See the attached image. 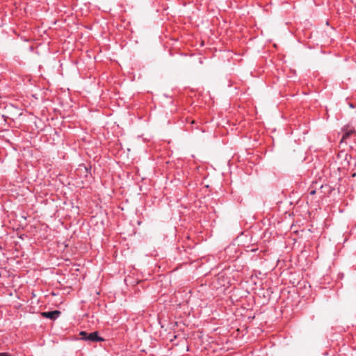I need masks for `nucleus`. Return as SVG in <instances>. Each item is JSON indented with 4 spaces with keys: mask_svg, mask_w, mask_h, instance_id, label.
<instances>
[{
    "mask_svg": "<svg viewBox=\"0 0 356 356\" xmlns=\"http://www.w3.org/2000/svg\"><path fill=\"white\" fill-rule=\"evenodd\" d=\"M61 314V312L58 310H54L51 312H42L40 313V316L43 318H49L52 321L57 319Z\"/></svg>",
    "mask_w": 356,
    "mask_h": 356,
    "instance_id": "obj_1",
    "label": "nucleus"
},
{
    "mask_svg": "<svg viewBox=\"0 0 356 356\" xmlns=\"http://www.w3.org/2000/svg\"><path fill=\"white\" fill-rule=\"evenodd\" d=\"M343 135L341 139V143H347V140L355 133V130L353 128L351 129H343Z\"/></svg>",
    "mask_w": 356,
    "mask_h": 356,
    "instance_id": "obj_2",
    "label": "nucleus"
},
{
    "mask_svg": "<svg viewBox=\"0 0 356 356\" xmlns=\"http://www.w3.org/2000/svg\"><path fill=\"white\" fill-rule=\"evenodd\" d=\"M315 193H316V191H315V190H311V191H309V194H310V195H314Z\"/></svg>",
    "mask_w": 356,
    "mask_h": 356,
    "instance_id": "obj_6",
    "label": "nucleus"
},
{
    "mask_svg": "<svg viewBox=\"0 0 356 356\" xmlns=\"http://www.w3.org/2000/svg\"><path fill=\"white\" fill-rule=\"evenodd\" d=\"M87 339H88V341H92V342L104 341L105 340L103 337L99 336V334L97 332L88 333Z\"/></svg>",
    "mask_w": 356,
    "mask_h": 356,
    "instance_id": "obj_3",
    "label": "nucleus"
},
{
    "mask_svg": "<svg viewBox=\"0 0 356 356\" xmlns=\"http://www.w3.org/2000/svg\"><path fill=\"white\" fill-rule=\"evenodd\" d=\"M0 356H13V355L8 353H0Z\"/></svg>",
    "mask_w": 356,
    "mask_h": 356,
    "instance_id": "obj_5",
    "label": "nucleus"
},
{
    "mask_svg": "<svg viewBox=\"0 0 356 356\" xmlns=\"http://www.w3.org/2000/svg\"><path fill=\"white\" fill-rule=\"evenodd\" d=\"M79 335L81 336V339L88 341V332H86V331H81L80 332Z\"/></svg>",
    "mask_w": 356,
    "mask_h": 356,
    "instance_id": "obj_4",
    "label": "nucleus"
}]
</instances>
